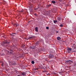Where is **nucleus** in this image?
Here are the masks:
<instances>
[{
	"label": "nucleus",
	"mask_w": 76,
	"mask_h": 76,
	"mask_svg": "<svg viewBox=\"0 0 76 76\" xmlns=\"http://www.w3.org/2000/svg\"><path fill=\"white\" fill-rule=\"evenodd\" d=\"M30 48H32V49H35V46H30Z\"/></svg>",
	"instance_id": "4"
},
{
	"label": "nucleus",
	"mask_w": 76,
	"mask_h": 76,
	"mask_svg": "<svg viewBox=\"0 0 76 76\" xmlns=\"http://www.w3.org/2000/svg\"><path fill=\"white\" fill-rule=\"evenodd\" d=\"M34 10H37V9H34Z\"/></svg>",
	"instance_id": "24"
},
{
	"label": "nucleus",
	"mask_w": 76,
	"mask_h": 76,
	"mask_svg": "<svg viewBox=\"0 0 76 76\" xmlns=\"http://www.w3.org/2000/svg\"><path fill=\"white\" fill-rule=\"evenodd\" d=\"M11 35H12V36H15V35H14L13 34H11Z\"/></svg>",
	"instance_id": "22"
},
{
	"label": "nucleus",
	"mask_w": 76,
	"mask_h": 76,
	"mask_svg": "<svg viewBox=\"0 0 76 76\" xmlns=\"http://www.w3.org/2000/svg\"><path fill=\"white\" fill-rule=\"evenodd\" d=\"M6 3V1H3V4H4V3Z\"/></svg>",
	"instance_id": "15"
},
{
	"label": "nucleus",
	"mask_w": 76,
	"mask_h": 76,
	"mask_svg": "<svg viewBox=\"0 0 76 76\" xmlns=\"http://www.w3.org/2000/svg\"><path fill=\"white\" fill-rule=\"evenodd\" d=\"M34 15L36 16H37V14H34Z\"/></svg>",
	"instance_id": "19"
},
{
	"label": "nucleus",
	"mask_w": 76,
	"mask_h": 76,
	"mask_svg": "<svg viewBox=\"0 0 76 76\" xmlns=\"http://www.w3.org/2000/svg\"><path fill=\"white\" fill-rule=\"evenodd\" d=\"M58 20L59 21H61V18H60L59 17L58 18Z\"/></svg>",
	"instance_id": "7"
},
{
	"label": "nucleus",
	"mask_w": 76,
	"mask_h": 76,
	"mask_svg": "<svg viewBox=\"0 0 76 76\" xmlns=\"http://www.w3.org/2000/svg\"><path fill=\"white\" fill-rule=\"evenodd\" d=\"M21 75H23V76H25V74L24 73L22 72L21 73Z\"/></svg>",
	"instance_id": "11"
},
{
	"label": "nucleus",
	"mask_w": 76,
	"mask_h": 76,
	"mask_svg": "<svg viewBox=\"0 0 76 76\" xmlns=\"http://www.w3.org/2000/svg\"><path fill=\"white\" fill-rule=\"evenodd\" d=\"M54 57V56L53 55L50 54L49 56V58H53Z\"/></svg>",
	"instance_id": "2"
},
{
	"label": "nucleus",
	"mask_w": 76,
	"mask_h": 76,
	"mask_svg": "<svg viewBox=\"0 0 76 76\" xmlns=\"http://www.w3.org/2000/svg\"><path fill=\"white\" fill-rule=\"evenodd\" d=\"M60 26H61V27H63V26L62 24H61L60 25Z\"/></svg>",
	"instance_id": "17"
},
{
	"label": "nucleus",
	"mask_w": 76,
	"mask_h": 76,
	"mask_svg": "<svg viewBox=\"0 0 76 76\" xmlns=\"http://www.w3.org/2000/svg\"><path fill=\"white\" fill-rule=\"evenodd\" d=\"M53 22H54V23H56L57 22V20H53Z\"/></svg>",
	"instance_id": "10"
},
{
	"label": "nucleus",
	"mask_w": 76,
	"mask_h": 76,
	"mask_svg": "<svg viewBox=\"0 0 76 76\" xmlns=\"http://www.w3.org/2000/svg\"><path fill=\"white\" fill-rule=\"evenodd\" d=\"M51 5L50 4V5H48L47 7H51Z\"/></svg>",
	"instance_id": "12"
},
{
	"label": "nucleus",
	"mask_w": 76,
	"mask_h": 76,
	"mask_svg": "<svg viewBox=\"0 0 76 76\" xmlns=\"http://www.w3.org/2000/svg\"><path fill=\"white\" fill-rule=\"evenodd\" d=\"M20 12H23V11H21Z\"/></svg>",
	"instance_id": "23"
},
{
	"label": "nucleus",
	"mask_w": 76,
	"mask_h": 76,
	"mask_svg": "<svg viewBox=\"0 0 76 76\" xmlns=\"http://www.w3.org/2000/svg\"><path fill=\"white\" fill-rule=\"evenodd\" d=\"M12 34H14V35H16V33H12Z\"/></svg>",
	"instance_id": "21"
},
{
	"label": "nucleus",
	"mask_w": 76,
	"mask_h": 76,
	"mask_svg": "<svg viewBox=\"0 0 76 76\" xmlns=\"http://www.w3.org/2000/svg\"><path fill=\"white\" fill-rule=\"evenodd\" d=\"M49 28L48 27H46V29H48Z\"/></svg>",
	"instance_id": "18"
},
{
	"label": "nucleus",
	"mask_w": 76,
	"mask_h": 76,
	"mask_svg": "<svg viewBox=\"0 0 76 76\" xmlns=\"http://www.w3.org/2000/svg\"><path fill=\"white\" fill-rule=\"evenodd\" d=\"M57 33H58V31H57Z\"/></svg>",
	"instance_id": "27"
},
{
	"label": "nucleus",
	"mask_w": 76,
	"mask_h": 76,
	"mask_svg": "<svg viewBox=\"0 0 76 76\" xmlns=\"http://www.w3.org/2000/svg\"><path fill=\"white\" fill-rule=\"evenodd\" d=\"M57 39V37L56 38Z\"/></svg>",
	"instance_id": "26"
},
{
	"label": "nucleus",
	"mask_w": 76,
	"mask_h": 76,
	"mask_svg": "<svg viewBox=\"0 0 76 76\" xmlns=\"http://www.w3.org/2000/svg\"><path fill=\"white\" fill-rule=\"evenodd\" d=\"M52 3H56V1H52Z\"/></svg>",
	"instance_id": "13"
},
{
	"label": "nucleus",
	"mask_w": 76,
	"mask_h": 76,
	"mask_svg": "<svg viewBox=\"0 0 76 76\" xmlns=\"http://www.w3.org/2000/svg\"><path fill=\"white\" fill-rule=\"evenodd\" d=\"M35 30L36 32H38V27H36L35 28Z\"/></svg>",
	"instance_id": "5"
},
{
	"label": "nucleus",
	"mask_w": 76,
	"mask_h": 76,
	"mask_svg": "<svg viewBox=\"0 0 76 76\" xmlns=\"http://www.w3.org/2000/svg\"><path fill=\"white\" fill-rule=\"evenodd\" d=\"M57 40H59L60 41V40H61V38L60 37H57Z\"/></svg>",
	"instance_id": "8"
},
{
	"label": "nucleus",
	"mask_w": 76,
	"mask_h": 76,
	"mask_svg": "<svg viewBox=\"0 0 76 76\" xmlns=\"http://www.w3.org/2000/svg\"><path fill=\"white\" fill-rule=\"evenodd\" d=\"M14 26H16V27H17V26H18L19 25L17 24H14Z\"/></svg>",
	"instance_id": "9"
},
{
	"label": "nucleus",
	"mask_w": 76,
	"mask_h": 76,
	"mask_svg": "<svg viewBox=\"0 0 76 76\" xmlns=\"http://www.w3.org/2000/svg\"><path fill=\"white\" fill-rule=\"evenodd\" d=\"M1 66H3V63H2V64H1Z\"/></svg>",
	"instance_id": "20"
},
{
	"label": "nucleus",
	"mask_w": 76,
	"mask_h": 76,
	"mask_svg": "<svg viewBox=\"0 0 76 76\" xmlns=\"http://www.w3.org/2000/svg\"><path fill=\"white\" fill-rule=\"evenodd\" d=\"M34 38V37H29L28 38V39H31V38Z\"/></svg>",
	"instance_id": "6"
},
{
	"label": "nucleus",
	"mask_w": 76,
	"mask_h": 76,
	"mask_svg": "<svg viewBox=\"0 0 76 76\" xmlns=\"http://www.w3.org/2000/svg\"><path fill=\"white\" fill-rule=\"evenodd\" d=\"M16 64L15 62H14V63L12 64V65H16Z\"/></svg>",
	"instance_id": "16"
},
{
	"label": "nucleus",
	"mask_w": 76,
	"mask_h": 76,
	"mask_svg": "<svg viewBox=\"0 0 76 76\" xmlns=\"http://www.w3.org/2000/svg\"><path fill=\"white\" fill-rule=\"evenodd\" d=\"M31 63L32 64H34V63H35V62H34V61H31Z\"/></svg>",
	"instance_id": "14"
},
{
	"label": "nucleus",
	"mask_w": 76,
	"mask_h": 76,
	"mask_svg": "<svg viewBox=\"0 0 76 76\" xmlns=\"http://www.w3.org/2000/svg\"><path fill=\"white\" fill-rule=\"evenodd\" d=\"M9 42L7 41H6V42H4V44H9Z\"/></svg>",
	"instance_id": "3"
},
{
	"label": "nucleus",
	"mask_w": 76,
	"mask_h": 76,
	"mask_svg": "<svg viewBox=\"0 0 76 76\" xmlns=\"http://www.w3.org/2000/svg\"><path fill=\"white\" fill-rule=\"evenodd\" d=\"M68 53H71L72 52V49L71 48H68L67 49Z\"/></svg>",
	"instance_id": "1"
},
{
	"label": "nucleus",
	"mask_w": 76,
	"mask_h": 76,
	"mask_svg": "<svg viewBox=\"0 0 76 76\" xmlns=\"http://www.w3.org/2000/svg\"><path fill=\"white\" fill-rule=\"evenodd\" d=\"M56 33H57V31H56Z\"/></svg>",
	"instance_id": "25"
}]
</instances>
